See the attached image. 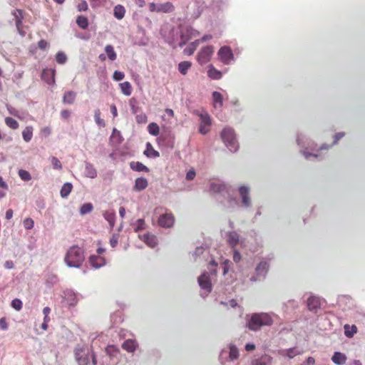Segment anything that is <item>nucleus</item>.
<instances>
[{
	"label": "nucleus",
	"instance_id": "54",
	"mask_svg": "<svg viewBox=\"0 0 365 365\" xmlns=\"http://www.w3.org/2000/svg\"><path fill=\"white\" fill-rule=\"evenodd\" d=\"M23 225L26 230H29L34 227V222L31 218L27 217L24 219Z\"/></svg>",
	"mask_w": 365,
	"mask_h": 365
},
{
	"label": "nucleus",
	"instance_id": "55",
	"mask_svg": "<svg viewBox=\"0 0 365 365\" xmlns=\"http://www.w3.org/2000/svg\"><path fill=\"white\" fill-rule=\"evenodd\" d=\"M51 162L54 169L61 170L62 168V164L57 158L53 156L51 158Z\"/></svg>",
	"mask_w": 365,
	"mask_h": 365
},
{
	"label": "nucleus",
	"instance_id": "21",
	"mask_svg": "<svg viewBox=\"0 0 365 365\" xmlns=\"http://www.w3.org/2000/svg\"><path fill=\"white\" fill-rule=\"evenodd\" d=\"M346 359V356L344 353L339 351H335L333 356H331L332 362L336 365L345 364Z\"/></svg>",
	"mask_w": 365,
	"mask_h": 365
},
{
	"label": "nucleus",
	"instance_id": "45",
	"mask_svg": "<svg viewBox=\"0 0 365 365\" xmlns=\"http://www.w3.org/2000/svg\"><path fill=\"white\" fill-rule=\"evenodd\" d=\"M93 209V206L91 202H86L81 205L80 208V213L82 215H86L91 212Z\"/></svg>",
	"mask_w": 365,
	"mask_h": 365
},
{
	"label": "nucleus",
	"instance_id": "50",
	"mask_svg": "<svg viewBox=\"0 0 365 365\" xmlns=\"http://www.w3.org/2000/svg\"><path fill=\"white\" fill-rule=\"evenodd\" d=\"M18 173L20 178L24 181H29L31 179V174L26 170L20 169Z\"/></svg>",
	"mask_w": 365,
	"mask_h": 365
},
{
	"label": "nucleus",
	"instance_id": "29",
	"mask_svg": "<svg viewBox=\"0 0 365 365\" xmlns=\"http://www.w3.org/2000/svg\"><path fill=\"white\" fill-rule=\"evenodd\" d=\"M143 240L144 242L151 248H154L158 245V240L155 235L148 233L143 235Z\"/></svg>",
	"mask_w": 365,
	"mask_h": 365
},
{
	"label": "nucleus",
	"instance_id": "27",
	"mask_svg": "<svg viewBox=\"0 0 365 365\" xmlns=\"http://www.w3.org/2000/svg\"><path fill=\"white\" fill-rule=\"evenodd\" d=\"M104 219L109 223V225L113 228L115 225L116 215L114 210H107L103 212Z\"/></svg>",
	"mask_w": 365,
	"mask_h": 365
},
{
	"label": "nucleus",
	"instance_id": "7",
	"mask_svg": "<svg viewBox=\"0 0 365 365\" xmlns=\"http://www.w3.org/2000/svg\"><path fill=\"white\" fill-rule=\"evenodd\" d=\"M180 40L178 46L182 48L192 37L199 35V32L190 26H181L180 28Z\"/></svg>",
	"mask_w": 365,
	"mask_h": 365
},
{
	"label": "nucleus",
	"instance_id": "4",
	"mask_svg": "<svg viewBox=\"0 0 365 365\" xmlns=\"http://www.w3.org/2000/svg\"><path fill=\"white\" fill-rule=\"evenodd\" d=\"M221 138L225 146L230 152L235 153L237 151L239 145L236 140L233 129L230 128H225L221 132Z\"/></svg>",
	"mask_w": 365,
	"mask_h": 365
},
{
	"label": "nucleus",
	"instance_id": "23",
	"mask_svg": "<svg viewBox=\"0 0 365 365\" xmlns=\"http://www.w3.org/2000/svg\"><path fill=\"white\" fill-rule=\"evenodd\" d=\"M212 102L215 108H221L223 105L222 95L218 91H213L212 93Z\"/></svg>",
	"mask_w": 365,
	"mask_h": 365
},
{
	"label": "nucleus",
	"instance_id": "36",
	"mask_svg": "<svg viewBox=\"0 0 365 365\" xmlns=\"http://www.w3.org/2000/svg\"><path fill=\"white\" fill-rule=\"evenodd\" d=\"M191 66L192 63L190 61H181L178 64V71L181 74L186 75Z\"/></svg>",
	"mask_w": 365,
	"mask_h": 365
},
{
	"label": "nucleus",
	"instance_id": "34",
	"mask_svg": "<svg viewBox=\"0 0 365 365\" xmlns=\"http://www.w3.org/2000/svg\"><path fill=\"white\" fill-rule=\"evenodd\" d=\"M73 189V185L71 182H66L61 187L60 195L61 197L66 198L67 197L69 194L71 193V190Z\"/></svg>",
	"mask_w": 365,
	"mask_h": 365
},
{
	"label": "nucleus",
	"instance_id": "56",
	"mask_svg": "<svg viewBox=\"0 0 365 365\" xmlns=\"http://www.w3.org/2000/svg\"><path fill=\"white\" fill-rule=\"evenodd\" d=\"M130 110L132 113L137 114L138 112L140 110V108L136 106V101L134 98H131L130 100Z\"/></svg>",
	"mask_w": 365,
	"mask_h": 365
},
{
	"label": "nucleus",
	"instance_id": "44",
	"mask_svg": "<svg viewBox=\"0 0 365 365\" xmlns=\"http://www.w3.org/2000/svg\"><path fill=\"white\" fill-rule=\"evenodd\" d=\"M357 331V328L355 325L350 327L348 324L344 326V334L347 337H352Z\"/></svg>",
	"mask_w": 365,
	"mask_h": 365
},
{
	"label": "nucleus",
	"instance_id": "17",
	"mask_svg": "<svg viewBox=\"0 0 365 365\" xmlns=\"http://www.w3.org/2000/svg\"><path fill=\"white\" fill-rule=\"evenodd\" d=\"M88 261L91 266L94 269H99L106 264V259L98 255H91Z\"/></svg>",
	"mask_w": 365,
	"mask_h": 365
},
{
	"label": "nucleus",
	"instance_id": "35",
	"mask_svg": "<svg viewBox=\"0 0 365 365\" xmlns=\"http://www.w3.org/2000/svg\"><path fill=\"white\" fill-rule=\"evenodd\" d=\"M272 357L269 355H263L259 359H256L255 364L252 362V365H271Z\"/></svg>",
	"mask_w": 365,
	"mask_h": 365
},
{
	"label": "nucleus",
	"instance_id": "8",
	"mask_svg": "<svg viewBox=\"0 0 365 365\" xmlns=\"http://www.w3.org/2000/svg\"><path fill=\"white\" fill-rule=\"evenodd\" d=\"M204 4L202 0H192L187 6V12L190 14L193 19H196L201 15L205 8Z\"/></svg>",
	"mask_w": 365,
	"mask_h": 365
},
{
	"label": "nucleus",
	"instance_id": "16",
	"mask_svg": "<svg viewBox=\"0 0 365 365\" xmlns=\"http://www.w3.org/2000/svg\"><path fill=\"white\" fill-rule=\"evenodd\" d=\"M175 222L174 216L171 213L161 215L158 218V224L164 228L171 227Z\"/></svg>",
	"mask_w": 365,
	"mask_h": 365
},
{
	"label": "nucleus",
	"instance_id": "48",
	"mask_svg": "<svg viewBox=\"0 0 365 365\" xmlns=\"http://www.w3.org/2000/svg\"><path fill=\"white\" fill-rule=\"evenodd\" d=\"M105 351L109 356L114 357L118 353V349L114 345H108Z\"/></svg>",
	"mask_w": 365,
	"mask_h": 365
},
{
	"label": "nucleus",
	"instance_id": "20",
	"mask_svg": "<svg viewBox=\"0 0 365 365\" xmlns=\"http://www.w3.org/2000/svg\"><path fill=\"white\" fill-rule=\"evenodd\" d=\"M148 185V182L146 178L140 177L135 179L133 190L136 192H140L145 190Z\"/></svg>",
	"mask_w": 365,
	"mask_h": 365
},
{
	"label": "nucleus",
	"instance_id": "15",
	"mask_svg": "<svg viewBox=\"0 0 365 365\" xmlns=\"http://www.w3.org/2000/svg\"><path fill=\"white\" fill-rule=\"evenodd\" d=\"M199 116L200 118L199 132L202 135H206L209 132L211 125L210 116L207 113H200Z\"/></svg>",
	"mask_w": 365,
	"mask_h": 365
},
{
	"label": "nucleus",
	"instance_id": "26",
	"mask_svg": "<svg viewBox=\"0 0 365 365\" xmlns=\"http://www.w3.org/2000/svg\"><path fill=\"white\" fill-rule=\"evenodd\" d=\"M84 174L87 178H95L97 177V171L96 168L91 163L88 162L85 163Z\"/></svg>",
	"mask_w": 365,
	"mask_h": 365
},
{
	"label": "nucleus",
	"instance_id": "43",
	"mask_svg": "<svg viewBox=\"0 0 365 365\" xmlns=\"http://www.w3.org/2000/svg\"><path fill=\"white\" fill-rule=\"evenodd\" d=\"M105 51L108 55V58L110 61H115L117 58V55L115 51H114V48L112 45H107L105 47Z\"/></svg>",
	"mask_w": 365,
	"mask_h": 365
},
{
	"label": "nucleus",
	"instance_id": "1",
	"mask_svg": "<svg viewBox=\"0 0 365 365\" xmlns=\"http://www.w3.org/2000/svg\"><path fill=\"white\" fill-rule=\"evenodd\" d=\"M210 192L218 195L220 203L230 211L241 207L250 206V187L240 185L237 188L223 182H212L210 184Z\"/></svg>",
	"mask_w": 365,
	"mask_h": 365
},
{
	"label": "nucleus",
	"instance_id": "62",
	"mask_svg": "<svg viewBox=\"0 0 365 365\" xmlns=\"http://www.w3.org/2000/svg\"><path fill=\"white\" fill-rule=\"evenodd\" d=\"M233 250V260L235 263H239L241 260V255L240 253V252L235 249H232Z\"/></svg>",
	"mask_w": 365,
	"mask_h": 365
},
{
	"label": "nucleus",
	"instance_id": "51",
	"mask_svg": "<svg viewBox=\"0 0 365 365\" xmlns=\"http://www.w3.org/2000/svg\"><path fill=\"white\" fill-rule=\"evenodd\" d=\"M56 60L58 63L64 64L67 61V56L63 52L58 51L56 55Z\"/></svg>",
	"mask_w": 365,
	"mask_h": 365
},
{
	"label": "nucleus",
	"instance_id": "57",
	"mask_svg": "<svg viewBox=\"0 0 365 365\" xmlns=\"http://www.w3.org/2000/svg\"><path fill=\"white\" fill-rule=\"evenodd\" d=\"M125 77V74L122 71H115L113 73V78L116 81H122Z\"/></svg>",
	"mask_w": 365,
	"mask_h": 365
},
{
	"label": "nucleus",
	"instance_id": "25",
	"mask_svg": "<svg viewBox=\"0 0 365 365\" xmlns=\"http://www.w3.org/2000/svg\"><path fill=\"white\" fill-rule=\"evenodd\" d=\"M137 346L138 343L134 339H127L123 342L122 345L123 349L130 353H133L135 351Z\"/></svg>",
	"mask_w": 365,
	"mask_h": 365
},
{
	"label": "nucleus",
	"instance_id": "31",
	"mask_svg": "<svg viewBox=\"0 0 365 365\" xmlns=\"http://www.w3.org/2000/svg\"><path fill=\"white\" fill-rule=\"evenodd\" d=\"M280 354L282 356H286L289 359L294 358L295 356L301 354V352L297 350V348L293 347L288 349H284L280 351Z\"/></svg>",
	"mask_w": 365,
	"mask_h": 365
},
{
	"label": "nucleus",
	"instance_id": "41",
	"mask_svg": "<svg viewBox=\"0 0 365 365\" xmlns=\"http://www.w3.org/2000/svg\"><path fill=\"white\" fill-rule=\"evenodd\" d=\"M76 24L82 29H86L88 26V20L84 16H78L76 19Z\"/></svg>",
	"mask_w": 365,
	"mask_h": 365
},
{
	"label": "nucleus",
	"instance_id": "47",
	"mask_svg": "<svg viewBox=\"0 0 365 365\" xmlns=\"http://www.w3.org/2000/svg\"><path fill=\"white\" fill-rule=\"evenodd\" d=\"M5 123L6 125L11 129H17L19 128V123L11 117L5 118Z\"/></svg>",
	"mask_w": 365,
	"mask_h": 365
},
{
	"label": "nucleus",
	"instance_id": "52",
	"mask_svg": "<svg viewBox=\"0 0 365 365\" xmlns=\"http://www.w3.org/2000/svg\"><path fill=\"white\" fill-rule=\"evenodd\" d=\"M207 249V246L205 245H202L195 248L193 252V256L195 257H200L205 251Z\"/></svg>",
	"mask_w": 365,
	"mask_h": 365
},
{
	"label": "nucleus",
	"instance_id": "11",
	"mask_svg": "<svg viewBox=\"0 0 365 365\" xmlns=\"http://www.w3.org/2000/svg\"><path fill=\"white\" fill-rule=\"evenodd\" d=\"M225 239L232 249H235L238 245H242L244 240L235 231H229L225 233Z\"/></svg>",
	"mask_w": 365,
	"mask_h": 365
},
{
	"label": "nucleus",
	"instance_id": "24",
	"mask_svg": "<svg viewBox=\"0 0 365 365\" xmlns=\"http://www.w3.org/2000/svg\"><path fill=\"white\" fill-rule=\"evenodd\" d=\"M207 73V76L213 80H219L222 77V72L216 69L212 64L208 66Z\"/></svg>",
	"mask_w": 365,
	"mask_h": 365
},
{
	"label": "nucleus",
	"instance_id": "3",
	"mask_svg": "<svg viewBox=\"0 0 365 365\" xmlns=\"http://www.w3.org/2000/svg\"><path fill=\"white\" fill-rule=\"evenodd\" d=\"M75 359L78 365L97 364L96 356L93 349L87 346L78 345L74 349Z\"/></svg>",
	"mask_w": 365,
	"mask_h": 365
},
{
	"label": "nucleus",
	"instance_id": "42",
	"mask_svg": "<svg viewBox=\"0 0 365 365\" xmlns=\"http://www.w3.org/2000/svg\"><path fill=\"white\" fill-rule=\"evenodd\" d=\"M148 131L151 135L158 136L160 132L158 125L155 123H150L148 125Z\"/></svg>",
	"mask_w": 365,
	"mask_h": 365
},
{
	"label": "nucleus",
	"instance_id": "53",
	"mask_svg": "<svg viewBox=\"0 0 365 365\" xmlns=\"http://www.w3.org/2000/svg\"><path fill=\"white\" fill-rule=\"evenodd\" d=\"M11 305L14 309L19 311L22 309L23 303L21 299L16 298L11 301Z\"/></svg>",
	"mask_w": 365,
	"mask_h": 365
},
{
	"label": "nucleus",
	"instance_id": "19",
	"mask_svg": "<svg viewBox=\"0 0 365 365\" xmlns=\"http://www.w3.org/2000/svg\"><path fill=\"white\" fill-rule=\"evenodd\" d=\"M55 70L54 69H45L42 72L41 77L46 83L51 85L55 83Z\"/></svg>",
	"mask_w": 365,
	"mask_h": 365
},
{
	"label": "nucleus",
	"instance_id": "22",
	"mask_svg": "<svg viewBox=\"0 0 365 365\" xmlns=\"http://www.w3.org/2000/svg\"><path fill=\"white\" fill-rule=\"evenodd\" d=\"M130 168L132 170L136 172H145L148 173L150 169L139 161H131L129 163Z\"/></svg>",
	"mask_w": 365,
	"mask_h": 365
},
{
	"label": "nucleus",
	"instance_id": "37",
	"mask_svg": "<svg viewBox=\"0 0 365 365\" xmlns=\"http://www.w3.org/2000/svg\"><path fill=\"white\" fill-rule=\"evenodd\" d=\"M121 92L126 96H129L132 93V86L128 81H125L119 84Z\"/></svg>",
	"mask_w": 365,
	"mask_h": 365
},
{
	"label": "nucleus",
	"instance_id": "40",
	"mask_svg": "<svg viewBox=\"0 0 365 365\" xmlns=\"http://www.w3.org/2000/svg\"><path fill=\"white\" fill-rule=\"evenodd\" d=\"M64 294L70 305H75L76 304V297L73 291L68 289L64 292Z\"/></svg>",
	"mask_w": 365,
	"mask_h": 365
},
{
	"label": "nucleus",
	"instance_id": "49",
	"mask_svg": "<svg viewBox=\"0 0 365 365\" xmlns=\"http://www.w3.org/2000/svg\"><path fill=\"white\" fill-rule=\"evenodd\" d=\"M110 138L116 139L118 144H120L124 140L120 132L118 130L115 128L113 129Z\"/></svg>",
	"mask_w": 365,
	"mask_h": 365
},
{
	"label": "nucleus",
	"instance_id": "58",
	"mask_svg": "<svg viewBox=\"0 0 365 365\" xmlns=\"http://www.w3.org/2000/svg\"><path fill=\"white\" fill-rule=\"evenodd\" d=\"M145 229V220L143 219H138L136 221V227H135V231L138 232Z\"/></svg>",
	"mask_w": 365,
	"mask_h": 365
},
{
	"label": "nucleus",
	"instance_id": "6",
	"mask_svg": "<svg viewBox=\"0 0 365 365\" xmlns=\"http://www.w3.org/2000/svg\"><path fill=\"white\" fill-rule=\"evenodd\" d=\"M273 319L267 313L252 314V331L259 329L264 326H271Z\"/></svg>",
	"mask_w": 365,
	"mask_h": 365
},
{
	"label": "nucleus",
	"instance_id": "2",
	"mask_svg": "<svg viewBox=\"0 0 365 365\" xmlns=\"http://www.w3.org/2000/svg\"><path fill=\"white\" fill-rule=\"evenodd\" d=\"M84 260V250L78 245L69 247L64 257V262L68 267L80 268Z\"/></svg>",
	"mask_w": 365,
	"mask_h": 365
},
{
	"label": "nucleus",
	"instance_id": "61",
	"mask_svg": "<svg viewBox=\"0 0 365 365\" xmlns=\"http://www.w3.org/2000/svg\"><path fill=\"white\" fill-rule=\"evenodd\" d=\"M6 108L10 115L19 118V111L11 106L7 105Z\"/></svg>",
	"mask_w": 365,
	"mask_h": 365
},
{
	"label": "nucleus",
	"instance_id": "12",
	"mask_svg": "<svg viewBox=\"0 0 365 365\" xmlns=\"http://www.w3.org/2000/svg\"><path fill=\"white\" fill-rule=\"evenodd\" d=\"M213 52L214 47L212 46H207L202 48L197 56L198 63L203 65L210 61Z\"/></svg>",
	"mask_w": 365,
	"mask_h": 365
},
{
	"label": "nucleus",
	"instance_id": "32",
	"mask_svg": "<svg viewBox=\"0 0 365 365\" xmlns=\"http://www.w3.org/2000/svg\"><path fill=\"white\" fill-rule=\"evenodd\" d=\"M15 19L16 27H19L22 26L23 24V11L21 9H16L12 13Z\"/></svg>",
	"mask_w": 365,
	"mask_h": 365
},
{
	"label": "nucleus",
	"instance_id": "5",
	"mask_svg": "<svg viewBox=\"0 0 365 365\" xmlns=\"http://www.w3.org/2000/svg\"><path fill=\"white\" fill-rule=\"evenodd\" d=\"M227 349H223L220 354V360L222 364L226 361H234L238 359L240 354L237 344L230 343L227 346Z\"/></svg>",
	"mask_w": 365,
	"mask_h": 365
},
{
	"label": "nucleus",
	"instance_id": "10",
	"mask_svg": "<svg viewBox=\"0 0 365 365\" xmlns=\"http://www.w3.org/2000/svg\"><path fill=\"white\" fill-rule=\"evenodd\" d=\"M149 9L152 12L157 13H170L174 10V6L170 1L163 4H155L153 2L149 4Z\"/></svg>",
	"mask_w": 365,
	"mask_h": 365
},
{
	"label": "nucleus",
	"instance_id": "13",
	"mask_svg": "<svg viewBox=\"0 0 365 365\" xmlns=\"http://www.w3.org/2000/svg\"><path fill=\"white\" fill-rule=\"evenodd\" d=\"M217 55L220 61L225 65H228L234 59V54L230 47L224 46L220 48Z\"/></svg>",
	"mask_w": 365,
	"mask_h": 365
},
{
	"label": "nucleus",
	"instance_id": "9",
	"mask_svg": "<svg viewBox=\"0 0 365 365\" xmlns=\"http://www.w3.org/2000/svg\"><path fill=\"white\" fill-rule=\"evenodd\" d=\"M269 267V263L266 260L260 262L255 268L252 281L263 280L267 274Z\"/></svg>",
	"mask_w": 365,
	"mask_h": 365
},
{
	"label": "nucleus",
	"instance_id": "46",
	"mask_svg": "<svg viewBox=\"0 0 365 365\" xmlns=\"http://www.w3.org/2000/svg\"><path fill=\"white\" fill-rule=\"evenodd\" d=\"M94 120H95L96 123L99 127H105L106 123H105L104 120L101 118V111L99 109H96L94 112Z\"/></svg>",
	"mask_w": 365,
	"mask_h": 365
},
{
	"label": "nucleus",
	"instance_id": "33",
	"mask_svg": "<svg viewBox=\"0 0 365 365\" xmlns=\"http://www.w3.org/2000/svg\"><path fill=\"white\" fill-rule=\"evenodd\" d=\"M125 13V9L123 6L118 4L113 9V16L118 20L122 19Z\"/></svg>",
	"mask_w": 365,
	"mask_h": 365
},
{
	"label": "nucleus",
	"instance_id": "59",
	"mask_svg": "<svg viewBox=\"0 0 365 365\" xmlns=\"http://www.w3.org/2000/svg\"><path fill=\"white\" fill-rule=\"evenodd\" d=\"M230 262L228 259H225L221 264V268L222 269L223 275H226L230 269Z\"/></svg>",
	"mask_w": 365,
	"mask_h": 365
},
{
	"label": "nucleus",
	"instance_id": "18",
	"mask_svg": "<svg viewBox=\"0 0 365 365\" xmlns=\"http://www.w3.org/2000/svg\"><path fill=\"white\" fill-rule=\"evenodd\" d=\"M308 309L314 312H317L321 307L320 299L315 296H311L307 299Z\"/></svg>",
	"mask_w": 365,
	"mask_h": 365
},
{
	"label": "nucleus",
	"instance_id": "28",
	"mask_svg": "<svg viewBox=\"0 0 365 365\" xmlns=\"http://www.w3.org/2000/svg\"><path fill=\"white\" fill-rule=\"evenodd\" d=\"M146 147L147 148L143 153L145 156L151 158H157L160 156V153L155 150L150 143H147Z\"/></svg>",
	"mask_w": 365,
	"mask_h": 365
},
{
	"label": "nucleus",
	"instance_id": "38",
	"mask_svg": "<svg viewBox=\"0 0 365 365\" xmlns=\"http://www.w3.org/2000/svg\"><path fill=\"white\" fill-rule=\"evenodd\" d=\"M199 43H200V40H196V41L192 42L184 49L183 53L188 56L192 55L195 52V51Z\"/></svg>",
	"mask_w": 365,
	"mask_h": 365
},
{
	"label": "nucleus",
	"instance_id": "14",
	"mask_svg": "<svg viewBox=\"0 0 365 365\" xmlns=\"http://www.w3.org/2000/svg\"><path fill=\"white\" fill-rule=\"evenodd\" d=\"M198 284L202 289L205 292V296L210 294L212 291V284L210 278V274L207 272H203L198 277Z\"/></svg>",
	"mask_w": 365,
	"mask_h": 365
},
{
	"label": "nucleus",
	"instance_id": "60",
	"mask_svg": "<svg viewBox=\"0 0 365 365\" xmlns=\"http://www.w3.org/2000/svg\"><path fill=\"white\" fill-rule=\"evenodd\" d=\"M136 122L139 124L145 123L148 120L147 116L144 113H140L135 117Z\"/></svg>",
	"mask_w": 365,
	"mask_h": 365
},
{
	"label": "nucleus",
	"instance_id": "63",
	"mask_svg": "<svg viewBox=\"0 0 365 365\" xmlns=\"http://www.w3.org/2000/svg\"><path fill=\"white\" fill-rule=\"evenodd\" d=\"M79 11H85L88 9V4L85 0H82L77 6Z\"/></svg>",
	"mask_w": 365,
	"mask_h": 365
},
{
	"label": "nucleus",
	"instance_id": "39",
	"mask_svg": "<svg viewBox=\"0 0 365 365\" xmlns=\"http://www.w3.org/2000/svg\"><path fill=\"white\" fill-rule=\"evenodd\" d=\"M22 136L24 141L29 142L33 137V128L31 126H26L22 132Z\"/></svg>",
	"mask_w": 365,
	"mask_h": 365
},
{
	"label": "nucleus",
	"instance_id": "30",
	"mask_svg": "<svg viewBox=\"0 0 365 365\" xmlns=\"http://www.w3.org/2000/svg\"><path fill=\"white\" fill-rule=\"evenodd\" d=\"M76 93L73 91H67L63 96V103L64 104H73L75 101Z\"/></svg>",
	"mask_w": 365,
	"mask_h": 365
},
{
	"label": "nucleus",
	"instance_id": "64",
	"mask_svg": "<svg viewBox=\"0 0 365 365\" xmlns=\"http://www.w3.org/2000/svg\"><path fill=\"white\" fill-rule=\"evenodd\" d=\"M118 242V235L114 234L112 237L110 239V245L114 248L117 246Z\"/></svg>",
	"mask_w": 365,
	"mask_h": 365
}]
</instances>
